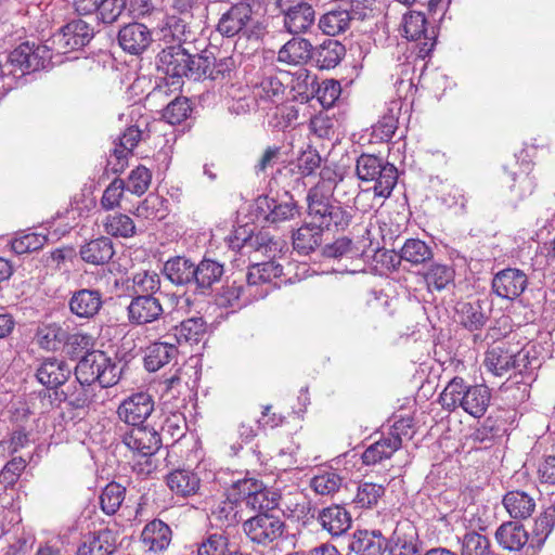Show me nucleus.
Masks as SVG:
<instances>
[{"label":"nucleus","mask_w":555,"mask_h":555,"mask_svg":"<svg viewBox=\"0 0 555 555\" xmlns=\"http://www.w3.org/2000/svg\"><path fill=\"white\" fill-rule=\"evenodd\" d=\"M461 542V555H491V544L489 539L476 531L466 532Z\"/></svg>","instance_id":"5fc2aeb1"},{"label":"nucleus","mask_w":555,"mask_h":555,"mask_svg":"<svg viewBox=\"0 0 555 555\" xmlns=\"http://www.w3.org/2000/svg\"><path fill=\"white\" fill-rule=\"evenodd\" d=\"M343 481L337 472L324 470L311 479L310 486L320 495H332L340 489Z\"/></svg>","instance_id":"6e6d98bb"},{"label":"nucleus","mask_w":555,"mask_h":555,"mask_svg":"<svg viewBox=\"0 0 555 555\" xmlns=\"http://www.w3.org/2000/svg\"><path fill=\"white\" fill-rule=\"evenodd\" d=\"M455 318L459 324L469 332L481 331L488 320L489 312H486L483 302L479 299L474 301H459L455 306Z\"/></svg>","instance_id":"cd10ccee"},{"label":"nucleus","mask_w":555,"mask_h":555,"mask_svg":"<svg viewBox=\"0 0 555 555\" xmlns=\"http://www.w3.org/2000/svg\"><path fill=\"white\" fill-rule=\"evenodd\" d=\"M206 333V322L203 318H190L181 322L177 337L185 343L196 344Z\"/></svg>","instance_id":"bf43d9fd"},{"label":"nucleus","mask_w":555,"mask_h":555,"mask_svg":"<svg viewBox=\"0 0 555 555\" xmlns=\"http://www.w3.org/2000/svg\"><path fill=\"white\" fill-rule=\"evenodd\" d=\"M178 354L173 344L154 343L147 347L144 357V366L149 372H156L168 364Z\"/></svg>","instance_id":"37998d69"},{"label":"nucleus","mask_w":555,"mask_h":555,"mask_svg":"<svg viewBox=\"0 0 555 555\" xmlns=\"http://www.w3.org/2000/svg\"><path fill=\"white\" fill-rule=\"evenodd\" d=\"M164 276L177 286H186L194 281V262L183 256L169 258L163 266Z\"/></svg>","instance_id":"c9c22d12"},{"label":"nucleus","mask_w":555,"mask_h":555,"mask_svg":"<svg viewBox=\"0 0 555 555\" xmlns=\"http://www.w3.org/2000/svg\"><path fill=\"white\" fill-rule=\"evenodd\" d=\"M431 258V248L418 238L406 240L400 249V259L414 266L425 263Z\"/></svg>","instance_id":"3c124183"},{"label":"nucleus","mask_w":555,"mask_h":555,"mask_svg":"<svg viewBox=\"0 0 555 555\" xmlns=\"http://www.w3.org/2000/svg\"><path fill=\"white\" fill-rule=\"evenodd\" d=\"M189 48L182 44H166L156 55V68L159 73L179 83L185 77Z\"/></svg>","instance_id":"2eb2a0df"},{"label":"nucleus","mask_w":555,"mask_h":555,"mask_svg":"<svg viewBox=\"0 0 555 555\" xmlns=\"http://www.w3.org/2000/svg\"><path fill=\"white\" fill-rule=\"evenodd\" d=\"M190 100L185 96H177L163 111V118L170 125H179L191 114Z\"/></svg>","instance_id":"680f3d73"},{"label":"nucleus","mask_w":555,"mask_h":555,"mask_svg":"<svg viewBox=\"0 0 555 555\" xmlns=\"http://www.w3.org/2000/svg\"><path fill=\"white\" fill-rule=\"evenodd\" d=\"M66 338L67 331L56 323L40 326L36 333L37 344L46 350H56Z\"/></svg>","instance_id":"864d4df0"},{"label":"nucleus","mask_w":555,"mask_h":555,"mask_svg":"<svg viewBox=\"0 0 555 555\" xmlns=\"http://www.w3.org/2000/svg\"><path fill=\"white\" fill-rule=\"evenodd\" d=\"M427 20L422 12H410L403 17V33L409 40L417 41L424 39L420 53L428 54L435 46L434 28L428 33Z\"/></svg>","instance_id":"a878e982"},{"label":"nucleus","mask_w":555,"mask_h":555,"mask_svg":"<svg viewBox=\"0 0 555 555\" xmlns=\"http://www.w3.org/2000/svg\"><path fill=\"white\" fill-rule=\"evenodd\" d=\"M241 501L242 500H235L229 492L228 499L222 501L212 512L214 516L225 527L235 526L242 519L238 511V502Z\"/></svg>","instance_id":"052dcab7"},{"label":"nucleus","mask_w":555,"mask_h":555,"mask_svg":"<svg viewBox=\"0 0 555 555\" xmlns=\"http://www.w3.org/2000/svg\"><path fill=\"white\" fill-rule=\"evenodd\" d=\"M372 181L374 184V195L382 198H388L398 182V169L395 165L385 162L380 170L374 175Z\"/></svg>","instance_id":"de8ad7c7"},{"label":"nucleus","mask_w":555,"mask_h":555,"mask_svg":"<svg viewBox=\"0 0 555 555\" xmlns=\"http://www.w3.org/2000/svg\"><path fill=\"white\" fill-rule=\"evenodd\" d=\"M64 401L74 409L88 408L95 396L93 386L73 385L62 391Z\"/></svg>","instance_id":"13d9d810"},{"label":"nucleus","mask_w":555,"mask_h":555,"mask_svg":"<svg viewBox=\"0 0 555 555\" xmlns=\"http://www.w3.org/2000/svg\"><path fill=\"white\" fill-rule=\"evenodd\" d=\"M245 292V287L235 281L225 284L215 294V304L219 308H237L241 306L240 300Z\"/></svg>","instance_id":"e2e57ef3"},{"label":"nucleus","mask_w":555,"mask_h":555,"mask_svg":"<svg viewBox=\"0 0 555 555\" xmlns=\"http://www.w3.org/2000/svg\"><path fill=\"white\" fill-rule=\"evenodd\" d=\"M103 227L105 232L114 237L129 238L137 234L134 221L121 212L108 215L103 221Z\"/></svg>","instance_id":"09e8293b"},{"label":"nucleus","mask_w":555,"mask_h":555,"mask_svg":"<svg viewBox=\"0 0 555 555\" xmlns=\"http://www.w3.org/2000/svg\"><path fill=\"white\" fill-rule=\"evenodd\" d=\"M313 47L308 39L294 37L278 52V61L288 65H301L312 59Z\"/></svg>","instance_id":"4c0bfd02"},{"label":"nucleus","mask_w":555,"mask_h":555,"mask_svg":"<svg viewBox=\"0 0 555 555\" xmlns=\"http://www.w3.org/2000/svg\"><path fill=\"white\" fill-rule=\"evenodd\" d=\"M404 426V421L396 422L387 437H383L367 447L361 456L363 464L375 465L383 460L390 459L402 446L400 430H402Z\"/></svg>","instance_id":"aec40b11"},{"label":"nucleus","mask_w":555,"mask_h":555,"mask_svg":"<svg viewBox=\"0 0 555 555\" xmlns=\"http://www.w3.org/2000/svg\"><path fill=\"white\" fill-rule=\"evenodd\" d=\"M142 139L143 132L138 126L128 127L118 138V143L115 144L107 160V165L111 166L114 173L124 172L128 165V156L132 154L133 149Z\"/></svg>","instance_id":"5701e85b"},{"label":"nucleus","mask_w":555,"mask_h":555,"mask_svg":"<svg viewBox=\"0 0 555 555\" xmlns=\"http://www.w3.org/2000/svg\"><path fill=\"white\" fill-rule=\"evenodd\" d=\"M502 503L513 520L519 522L531 517L537 506L534 498L522 490L508 491Z\"/></svg>","instance_id":"72a5a7b5"},{"label":"nucleus","mask_w":555,"mask_h":555,"mask_svg":"<svg viewBox=\"0 0 555 555\" xmlns=\"http://www.w3.org/2000/svg\"><path fill=\"white\" fill-rule=\"evenodd\" d=\"M169 489L179 496L188 498L194 495L199 490V477L188 469H176L166 477Z\"/></svg>","instance_id":"a19ab883"},{"label":"nucleus","mask_w":555,"mask_h":555,"mask_svg":"<svg viewBox=\"0 0 555 555\" xmlns=\"http://www.w3.org/2000/svg\"><path fill=\"white\" fill-rule=\"evenodd\" d=\"M423 278L429 292L442 291L454 280V270L441 263H433L423 273Z\"/></svg>","instance_id":"8fccbe9b"},{"label":"nucleus","mask_w":555,"mask_h":555,"mask_svg":"<svg viewBox=\"0 0 555 555\" xmlns=\"http://www.w3.org/2000/svg\"><path fill=\"white\" fill-rule=\"evenodd\" d=\"M70 375L72 369L68 363L55 357L46 358L36 371L38 382L49 389H57Z\"/></svg>","instance_id":"393cba45"},{"label":"nucleus","mask_w":555,"mask_h":555,"mask_svg":"<svg viewBox=\"0 0 555 555\" xmlns=\"http://www.w3.org/2000/svg\"><path fill=\"white\" fill-rule=\"evenodd\" d=\"M126 488L117 482H109L100 495L102 511L107 515H114L125 500Z\"/></svg>","instance_id":"4d7b16f0"},{"label":"nucleus","mask_w":555,"mask_h":555,"mask_svg":"<svg viewBox=\"0 0 555 555\" xmlns=\"http://www.w3.org/2000/svg\"><path fill=\"white\" fill-rule=\"evenodd\" d=\"M491 401V391L486 385H468L462 377H453L439 396L441 406L453 412L462 408L479 418L485 415Z\"/></svg>","instance_id":"f03ea898"},{"label":"nucleus","mask_w":555,"mask_h":555,"mask_svg":"<svg viewBox=\"0 0 555 555\" xmlns=\"http://www.w3.org/2000/svg\"><path fill=\"white\" fill-rule=\"evenodd\" d=\"M390 555H417V532L411 524L398 525L386 547Z\"/></svg>","instance_id":"2f4dec72"},{"label":"nucleus","mask_w":555,"mask_h":555,"mask_svg":"<svg viewBox=\"0 0 555 555\" xmlns=\"http://www.w3.org/2000/svg\"><path fill=\"white\" fill-rule=\"evenodd\" d=\"M116 435L120 442L137 456H152L162 447L159 434L147 425L118 427Z\"/></svg>","instance_id":"9d476101"},{"label":"nucleus","mask_w":555,"mask_h":555,"mask_svg":"<svg viewBox=\"0 0 555 555\" xmlns=\"http://www.w3.org/2000/svg\"><path fill=\"white\" fill-rule=\"evenodd\" d=\"M194 21L168 15L160 28V41L166 44L188 46L196 40Z\"/></svg>","instance_id":"4be33fe9"},{"label":"nucleus","mask_w":555,"mask_h":555,"mask_svg":"<svg viewBox=\"0 0 555 555\" xmlns=\"http://www.w3.org/2000/svg\"><path fill=\"white\" fill-rule=\"evenodd\" d=\"M229 540L222 533H209L197 546V555H224Z\"/></svg>","instance_id":"774afa93"},{"label":"nucleus","mask_w":555,"mask_h":555,"mask_svg":"<svg viewBox=\"0 0 555 555\" xmlns=\"http://www.w3.org/2000/svg\"><path fill=\"white\" fill-rule=\"evenodd\" d=\"M317 85V76L311 75L305 68L298 69L292 78V90L295 92V96L305 103L314 99Z\"/></svg>","instance_id":"603ef678"},{"label":"nucleus","mask_w":555,"mask_h":555,"mask_svg":"<svg viewBox=\"0 0 555 555\" xmlns=\"http://www.w3.org/2000/svg\"><path fill=\"white\" fill-rule=\"evenodd\" d=\"M505 431V421L501 417L489 415L473 433L472 440L487 447L491 444L495 438L502 437Z\"/></svg>","instance_id":"49530a36"},{"label":"nucleus","mask_w":555,"mask_h":555,"mask_svg":"<svg viewBox=\"0 0 555 555\" xmlns=\"http://www.w3.org/2000/svg\"><path fill=\"white\" fill-rule=\"evenodd\" d=\"M142 543L151 552L166 550L172 539L170 527L160 519H154L145 525L141 533Z\"/></svg>","instance_id":"e433bc0d"},{"label":"nucleus","mask_w":555,"mask_h":555,"mask_svg":"<svg viewBox=\"0 0 555 555\" xmlns=\"http://www.w3.org/2000/svg\"><path fill=\"white\" fill-rule=\"evenodd\" d=\"M385 488L374 482H362L358 486L354 503L361 508H371L384 495Z\"/></svg>","instance_id":"0e129e2a"},{"label":"nucleus","mask_w":555,"mask_h":555,"mask_svg":"<svg viewBox=\"0 0 555 555\" xmlns=\"http://www.w3.org/2000/svg\"><path fill=\"white\" fill-rule=\"evenodd\" d=\"M231 246L233 248L238 247L260 253L261 255L269 259L274 258L276 253L281 250L279 242L274 241L273 237L268 232L262 231L245 236L244 238H242L241 244H235L232 241Z\"/></svg>","instance_id":"79ce46f5"},{"label":"nucleus","mask_w":555,"mask_h":555,"mask_svg":"<svg viewBox=\"0 0 555 555\" xmlns=\"http://www.w3.org/2000/svg\"><path fill=\"white\" fill-rule=\"evenodd\" d=\"M388 300L375 292H366L359 297L357 307L360 312L367 315H382L386 311Z\"/></svg>","instance_id":"69168bd1"},{"label":"nucleus","mask_w":555,"mask_h":555,"mask_svg":"<svg viewBox=\"0 0 555 555\" xmlns=\"http://www.w3.org/2000/svg\"><path fill=\"white\" fill-rule=\"evenodd\" d=\"M387 539L379 530H357L353 532L349 548L359 555H383Z\"/></svg>","instance_id":"473e14b6"},{"label":"nucleus","mask_w":555,"mask_h":555,"mask_svg":"<svg viewBox=\"0 0 555 555\" xmlns=\"http://www.w3.org/2000/svg\"><path fill=\"white\" fill-rule=\"evenodd\" d=\"M528 283V276L522 270L506 268L494 274L491 287L498 297L515 300L524 294Z\"/></svg>","instance_id":"a211bd4d"},{"label":"nucleus","mask_w":555,"mask_h":555,"mask_svg":"<svg viewBox=\"0 0 555 555\" xmlns=\"http://www.w3.org/2000/svg\"><path fill=\"white\" fill-rule=\"evenodd\" d=\"M117 39L121 49L133 55L143 53L153 42L151 30L144 24L138 22L121 27Z\"/></svg>","instance_id":"b1692460"},{"label":"nucleus","mask_w":555,"mask_h":555,"mask_svg":"<svg viewBox=\"0 0 555 555\" xmlns=\"http://www.w3.org/2000/svg\"><path fill=\"white\" fill-rule=\"evenodd\" d=\"M164 308L160 300L152 294L135 295L127 307V318L135 326L153 323L162 318Z\"/></svg>","instance_id":"6ab92c4d"},{"label":"nucleus","mask_w":555,"mask_h":555,"mask_svg":"<svg viewBox=\"0 0 555 555\" xmlns=\"http://www.w3.org/2000/svg\"><path fill=\"white\" fill-rule=\"evenodd\" d=\"M323 230L313 224V221L304 223L293 232V247L300 255H309L323 243Z\"/></svg>","instance_id":"f704fd0d"},{"label":"nucleus","mask_w":555,"mask_h":555,"mask_svg":"<svg viewBox=\"0 0 555 555\" xmlns=\"http://www.w3.org/2000/svg\"><path fill=\"white\" fill-rule=\"evenodd\" d=\"M185 77L193 81L210 80L223 88L235 77V61L232 56L216 59L214 53L203 50L201 53H192L189 50Z\"/></svg>","instance_id":"423d86ee"},{"label":"nucleus","mask_w":555,"mask_h":555,"mask_svg":"<svg viewBox=\"0 0 555 555\" xmlns=\"http://www.w3.org/2000/svg\"><path fill=\"white\" fill-rule=\"evenodd\" d=\"M230 495L235 500H242L248 507L258 511V513H272L279 506L281 500L278 490L267 487L262 481L255 478H243L233 481Z\"/></svg>","instance_id":"6e6552de"},{"label":"nucleus","mask_w":555,"mask_h":555,"mask_svg":"<svg viewBox=\"0 0 555 555\" xmlns=\"http://www.w3.org/2000/svg\"><path fill=\"white\" fill-rule=\"evenodd\" d=\"M318 521L333 537H339L351 526L350 513L338 504L324 507L319 512Z\"/></svg>","instance_id":"7c9ffc66"},{"label":"nucleus","mask_w":555,"mask_h":555,"mask_svg":"<svg viewBox=\"0 0 555 555\" xmlns=\"http://www.w3.org/2000/svg\"><path fill=\"white\" fill-rule=\"evenodd\" d=\"M224 274V264L211 259L203 258L197 264L194 263L193 284L197 293L206 294L212 286L221 281Z\"/></svg>","instance_id":"c756f323"},{"label":"nucleus","mask_w":555,"mask_h":555,"mask_svg":"<svg viewBox=\"0 0 555 555\" xmlns=\"http://www.w3.org/2000/svg\"><path fill=\"white\" fill-rule=\"evenodd\" d=\"M555 526V505H548L534 519L531 532L530 546L535 550L542 548L546 539Z\"/></svg>","instance_id":"c03bdc74"},{"label":"nucleus","mask_w":555,"mask_h":555,"mask_svg":"<svg viewBox=\"0 0 555 555\" xmlns=\"http://www.w3.org/2000/svg\"><path fill=\"white\" fill-rule=\"evenodd\" d=\"M286 524L273 513H258L243 522V531L254 544L267 547L283 538Z\"/></svg>","instance_id":"1a4fd4ad"},{"label":"nucleus","mask_w":555,"mask_h":555,"mask_svg":"<svg viewBox=\"0 0 555 555\" xmlns=\"http://www.w3.org/2000/svg\"><path fill=\"white\" fill-rule=\"evenodd\" d=\"M154 411L152 395L145 391L132 393L121 401L117 409L118 418L125 427L145 425L146 420Z\"/></svg>","instance_id":"4468645a"},{"label":"nucleus","mask_w":555,"mask_h":555,"mask_svg":"<svg viewBox=\"0 0 555 555\" xmlns=\"http://www.w3.org/2000/svg\"><path fill=\"white\" fill-rule=\"evenodd\" d=\"M306 202L309 219L323 231L343 232L351 224L352 208L333 201L332 191L323 183L308 190Z\"/></svg>","instance_id":"f257e3e1"},{"label":"nucleus","mask_w":555,"mask_h":555,"mask_svg":"<svg viewBox=\"0 0 555 555\" xmlns=\"http://www.w3.org/2000/svg\"><path fill=\"white\" fill-rule=\"evenodd\" d=\"M104 305L103 294L96 288H80L68 299L69 311L78 319H94Z\"/></svg>","instance_id":"412c9836"},{"label":"nucleus","mask_w":555,"mask_h":555,"mask_svg":"<svg viewBox=\"0 0 555 555\" xmlns=\"http://www.w3.org/2000/svg\"><path fill=\"white\" fill-rule=\"evenodd\" d=\"M528 358V353L512 350L506 344H500L487 351L485 364L496 376H502L511 370L522 374L529 363Z\"/></svg>","instance_id":"ddd939ff"},{"label":"nucleus","mask_w":555,"mask_h":555,"mask_svg":"<svg viewBox=\"0 0 555 555\" xmlns=\"http://www.w3.org/2000/svg\"><path fill=\"white\" fill-rule=\"evenodd\" d=\"M128 0H74L78 15H94L105 25L116 23L127 8Z\"/></svg>","instance_id":"f3484780"},{"label":"nucleus","mask_w":555,"mask_h":555,"mask_svg":"<svg viewBox=\"0 0 555 555\" xmlns=\"http://www.w3.org/2000/svg\"><path fill=\"white\" fill-rule=\"evenodd\" d=\"M120 362L109 358L104 351L92 350L78 361L75 367L77 383L93 386L98 383L101 388L115 386L121 375Z\"/></svg>","instance_id":"39448f33"},{"label":"nucleus","mask_w":555,"mask_h":555,"mask_svg":"<svg viewBox=\"0 0 555 555\" xmlns=\"http://www.w3.org/2000/svg\"><path fill=\"white\" fill-rule=\"evenodd\" d=\"M257 209L266 222L279 225L294 220L301 215V208L288 192L281 196H260L257 199Z\"/></svg>","instance_id":"9b49d317"},{"label":"nucleus","mask_w":555,"mask_h":555,"mask_svg":"<svg viewBox=\"0 0 555 555\" xmlns=\"http://www.w3.org/2000/svg\"><path fill=\"white\" fill-rule=\"evenodd\" d=\"M116 551V537L109 529H102L83 535L77 547V555H111Z\"/></svg>","instance_id":"c85d7f7f"},{"label":"nucleus","mask_w":555,"mask_h":555,"mask_svg":"<svg viewBox=\"0 0 555 555\" xmlns=\"http://www.w3.org/2000/svg\"><path fill=\"white\" fill-rule=\"evenodd\" d=\"M115 254L113 242L107 236L91 240L80 247L81 259L90 264L102 266L108 263Z\"/></svg>","instance_id":"58836bf2"},{"label":"nucleus","mask_w":555,"mask_h":555,"mask_svg":"<svg viewBox=\"0 0 555 555\" xmlns=\"http://www.w3.org/2000/svg\"><path fill=\"white\" fill-rule=\"evenodd\" d=\"M275 7L284 17V27L291 34L307 31L315 21V11L307 0H275Z\"/></svg>","instance_id":"f8f14e48"},{"label":"nucleus","mask_w":555,"mask_h":555,"mask_svg":"<svg viewBox=\"0 0 555 555\" xmlns=\"http://www.w3.org/2000/svg\"><path fill=\"white\" fill-rule=\"evenodd\" d=\"M345 55V46L336 39H326L312 51V59L320 69L335 68Z\"/></svg>","instance_id":"ea45409f"},{"label":"nucleus","mask_w":555,"mask_h":555,"mask_svg":"<svg viewBox=\"0 0 555 555\" xmlns=\"http://www.w3.org/2000/svg\"><path fill=\"white\" fill-rule=\"evenodd\" d=\"M495 541L505 551L519 552L527 543L530 544L529 533L519 521L507 520L501 524L494 533Z\"/></svg>","instance_id":"bb28decb"},{"label":"nucleus","mask_w":555,"mask_h":555,"mask_svg":"<svg viewBox=\"0 0 555 555\" xmlns=\"http://www.w3.org/2000/svg\"><path fill=\"white\" fill-rule=\"evenodd\" d=\"M94 29L87 22L76 18L64 25L53 36V43L57 46L59 53L79 50L90 42Z\"/></svg>","instance_id":"dca6fc26"},{"label":"nucleus","mask_w":555,"mask_h":555,"mask_svg":"<svg viewBox=\"0 0 555 555\" xmlns=\"http://www.w3.org/2000/svg\"><path fill=\"white\" fill-rule=\"evenodd\" d=\"M352 21L348 9H335L324 13L319 20V28L327 36H336L347 30Z\"/></svg>","instance_id":"a18cd8bd"},{"label":"nucleus","mask_w":555,"mask_h":555,"mask_svg":"<svg viewBox=\"0 0 555 555\" xmlns=\"http://www.w3.org/2000/svg\"><path fill=\"white\" fill-rule=\"evenodd\" d=\"M500 183L505 192L506 201L514 207L529 198L538 188V175L534 165L529 162H515L504 167Z\"/></svg>","instance_id":"0eeeda50"},{"label":"nucleus","mask_w":555,"mask_h":555,"mask_svg":"<svg viewBox=\"0 0 555 555\" xmlns=\"http://www.w3.org/2000/svg\"><path fill=\"white\" fill-rule=\"evenodd\" d=\"M47 46H30L24 42L11 52H0V81H14L26 74L46 68L50 62Z\"/></svg>","instance_id":"20e7f679"},{"label":"nucleus","mask_w":555,"mask_h":555,"mask_svg":"<svg viewBox=\"0 0 555 555\" xmlns=\"http://www.w3.org/2000/svg\"><path fill=\"white\" fill-rule=\"evenodd\" d=\"M386 160L383 158L372 155V154H362L358 157L356 164V173L357 177L361 181L371 182L374 175L377 170H380V167Z\"/></svg>","instance_id":"338daca9"},{"label":"nucleus","mask_w":555,"mask_h":555,"mask_svg":"<svg viewBox=\"0 0 555 555\" xmlns=\"http://www.w3.org/2000/svg\"><path fill=\"white\" fill-rule=\"evenodd\" d=\"M267 28L266 20L258 17L248 2L232 4L220 15L216 26L222 37L241 36L249 41L262 40L268 33Z\"/></svg>","instance_id":"7ed1b4c3"}]
</instances>
